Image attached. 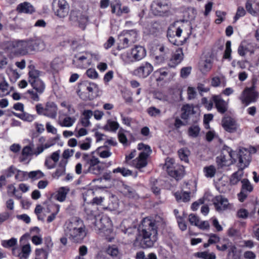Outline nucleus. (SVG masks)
I'll return each instance as SVG.
<instances>
[{
    "mask_svg": "<svg viewBox=\"0 0 259 259\" xmlns=\"http://www.w3.org/2000/svg\"><path fill=\"white\" fill-rule=\"evenodd\" d=\"M158 226L156 221L144 219L134 244L144 249L152 247L157 240Z\"/></svg>",
    "mask_w": 259,
    "mask_h": 259,
    "instance_id": "nucleus-1",
    "label": "nucleus"
},
{
    "mask_svg": "<svg viewBox=\"0 0 259 259\" xmlns=\"http://www.w3.org/2000/svg\"><path fill=\"white\" fill-rule=\"evenodd\" d=\"M64 234L73 242H81L86 236L85 227L78 218H73L66 222L64 226Z\"/></svg>",
    "mask_w": 259,
    "mask_h": 259,
    "instance_id": "nucleus-2",
    "label": "nucleus"
},
{
    "mask_svg": "<svg viewBox=\"0 0 259 259\" xmlns=\"http://www.w3.org/2000/svg\"><path fill=\"white\" fill-rule=\"evenodd\" d=\"M16 51L22 55L32 52H37L44 49L45 45L44 41L38 37H33L25 40L17 41L15 46Z\"/></svg>",
    "mask_w": 259,
    "mask_h": 259,
    "instance_id": "nucleus-3",
    "label": "nucleus"
},
{
    "mask_svg": "<svg viewBox=\"0 0 259 259\" xmlns=\"http://www.w3.org/2000/svg\"><path fill=\"white\" fill-rule=\"evenodd\" d=\"M171 7L169 0H154L151 5V10L154 15L168 16L171 14Z\"/></svg>",
    "mask_w": 259,
    "mask_h": 259,
    "instance_id": "nucleus-4",
    "label": "nucleus"
},
{
    "mask_svg": "<svg viewBox=\"0 0 259 259\" xmlns=\"http://www.w3.org/2000/svg\"><path fill=\"white\" fill-rule=\"evenodd\" d=\"M138 149L142 151L139 154L138 157L133 160V164L136 168L142 171L141 169L147 165V159L151 153L152 150L149 146L143 143L139 144Z\"/></svg>",
    "mask_w": 259,
    "mask_h": 259,
    "instance_id": "nucleus-5",
    "label": "nucleus"
},
{
    "mask_svg": "<svg viewBox=\"0 0 259 259\" xmlns=\"http://www.w3.org/2000/svg\"><path fill=\"white\" fill-rule=\"evenodd\" d=\"M97 89L96 84L88 81H84L78 84L77 94L82 100H92L94 97V91Z\"/></svg>",
    "mask_w": 259,
    "mask_h": 259,
    "instance_id": "nucleus-6",
    "label": "nucleus"
},
{
    "mask_svg": "<svg viewBox=\"0 0 259 259\" xmlns=\"http://www.w3.org/2000/svg\"><path fill=\"white\" fill-rule=\"evenodd\" d=\"M138 32L135 29L123 31L119 35V42L117 49L120 50L128 48L137 39Z\"/></svg>",
    "mask_w": 259,
    "mask_h": 259,
    "instance_id": "nucleus-7",
    "label": "nucleus"
},
{
    "mask_svg": "<svg viewBox=\"0 0 259 259\" xmlns=\"http://www.w3.org/2000/svg\"><path fill=\"white\" fill-rule=\"evenodd\" d=\"M93 57L97 58L99 55L98 54L92 55L89 52L80 53L74 56L72 63L76 68L85 69L91 64Z\"/></svg>",
    "mask_w": 259,
    "mask_h": 259,
    "instance_id": "nucleus-8",
    "label": "nucleus"
},
{
    "mask_svg": "<svg viewBox=\"0 0 259 259\" xmlns=\"http://www.w3.org/2000/svg\"><path fill=\"white\" fill-rule=\"evenodd\" d=\"M39 76L40 72L38 70L33 69L29 71V83L36 92L39 94H41L45 91L46 85Z\"/></svg>",
    "mask_w": 259,
    "mask_h": 259,
    "instance_id": "nucleus-9",
    "label": "nucleus"
},
{
    "mask_svg": "<svg viewBox=\"0 0 259 259\" xmlns=\"http://www.w3.org/2000/svg\"><path fill=\"white\" fill-rule=\"evenodd\" d=\"M174 162V160L172 159L166 160L163 166V169H165L167 174L171 177L177 180L181 179L184 175V167L183 166L181 165L174 167L173 166Z\"/></svg>",
    "mask_w": 259,
    "mask_h": 259,
    "instance_id": "nucleus-10",
    "label": "nucleus"
},
{
    "mask_svg": "<svg viewBox=\"0 0 259 259\" xmlns=\"http://www.w3.org/2000/svg\"><path fill=\"white\" fill-rule=\"evenodd\" d=\"M181 118L190 122H196L199 119V114L194 110L193 105H185L182 108Z\"/></svg>",
    "mask_w": 259,
    "mask_h": 259,
    "instance_id": "nucleus-11",
    "label": "nucleus"
},
{
    "mask_svg": "<svg viewBox=\"0 0 259 259\" xmlns=\"http://www.w3.org/2000/svg\"><path fill=\"white\" fill-rule=\"evenodd\" d=\"M95 229L101 232L107 231L111 226V221L107 215H99L94 218Z\"/></svg>",
    "mask_w": 259,
    "mask_h": 259,
    "instance_id": "nucleus-12",
    "label": "nucleus"
},
{
    "mask_svg": "<svg viewBox=\"0 0 259 259\" xmlns=\"http://www.w3.org/2000/svg\"><path fill=\"white\" fill-rule=\"evenodd\" d=\"M212 201L215 210L219 212H222L231 207L228 199L221 195L214 197Z\"/></svg>",
    "mask_w": 259,
    "mask_h": 259,
    "instance_id": "nucleus-13",
    "label": "nucleus"
},
{
    "mask_svg": "<svg viewBox=\"0 0 259 259\" xmlns=\"http://www.w3.org/2000/svg\"><path fill=\"white\" fill-rule=\"evenodd\" d=\"M258 94V92H252L249 91V89L245 88L239 99L243 105L247 106L251 103L255 102L256 101Z\"/></svg>",
    "mask_w": 259,
    "mask_h": 259,
    "instance_id": "nucleus-14",
    "label": "nucleus"
},
{
    "mask_svg": "<svg viewBox=\"0 0 259 259\" xmlns=\"http://www.w3.org/2000/svg\"><path fill=\"white\" fill-rule=\"evenodd\" d=\"M53 3L56 6V15L60 18H64L69 12V6L65 0H54Z\"/></svg>",
    "mask_w": 259,
    "mask_h": 259,
    "instance_id": "nucleus-15",
    "label": "nucleus"
},
{
    "mask_svg": "<svg viewBox=\"0 0 259 259\" xmlns=\"http://www.w3.org/2000/svg\"><path fill=\"white\" fill-rule=\"evenodd\" d=\"M152 65L146 62L142 63L139 67L134 71L135 75L141 78H146L153 71Z\"/></svg>",
    "mask_w": 259,
    "mask_h": 259,
    "instance_id": "nucleus-16",
    "label": "nucleus"
},
{
    "mask_svg": "<svg viewBox=\"0 0 259 259\" xmlns=\"http://www.w3.org/2000/svg\"><path fill=\"white\" fill-rule=\"evenodd\" d=\"M225 152L228 153L230 158H231L233 160L235 161V152L233 151L230 147L228 146H225L221 154L216 158V162L218 165L221 167L226 165L227 164L226 163L228 160L226 156L225 155Z\"/></svg>",
    "mask_w": 259,
    "mask_h": 259,
    "instance_id": "nucleus-17",
    "label": "nucleus"
},
{
    "mask_svg": "<svg viewBox=\"0 0 259 259\" xmlns=\"http://www.w3.org/2000/svg\"><path fill=\"white\" fill-rule=\"evenodd\" d=\"M222 124L224 128L229 133L235 132L238 127L236 121L229 116L225 117L222 119Z\"/></svg>",
    "mask_w": 259,
    "mask_h": 259,
    "instance_id": "nucleus-18",
    "label": "nucleus"
},
{
    "mask_svg": "<svg viewBox=\"0 0 259 259\" xmlns=\"http://www.w3.org/2000/svg\"><path fill=\"white\" fill-rule=\"evenodd\" d=\"M184 59V54L182 49L179 48L172 54L168 63L170 67H175L180 64Z\"/></svg>",
    "mask_w": 259,
    "mask_h": 259,
    "instance_id": "nucleus-19",
    "label": "nucleus"
},
{
    "mask_svg": "<svg viewBox=\"0 0 259 259\" xmlns=\"http://www.w3.org/2000/svg\"><path fill=\"white\" fill-rule=\"evenodd\" d=\"M57 106L54 102H47L45 106L44 115L49 118L55 119L57 114Z\"/></svg>",
    "mask_w": 259,
    "mask_h": 259,
    "instance_id": "nucleus-20",
    "label": "nucleus"
},
{
    "mask_svg": "<svg viewBox=\"0 0 259 259\" xmlns=\"http://www.w3.org/2000/svg\"><path fill=\"white\" fill-rule=\"evenodd\" d=\"M131 54L135 61H139L144 58L146 55L145 48L142 46H136L131 50Z\"/></svg>",
    "mask_w": 259,
    "mask_h": 259,
    "instance_id": "nucleus-21",
    "label": "nucleus"
},
{
    "mask_svg": "<svg viewBox=\"0 0 259 259\" xmlns=\"http://www.w3.org/2000/svg\"><path fill=\"white\" fill-rule=\"evenodd\" d=\"M212 99L218 111L222 114L225 113L228 109L226 102L218 96H214Z\"/></svg>",
    "mask_w": 259,
    "mask_h": 259,
    "instance_id": "nucleus-22",
    "label": "nucleus"
},
{
    "mask_svg": "<svg viewBox=\"0 0 259 259\" xmlns=\"http://www.w3.org/2000/svg\"><path fill=\"white\" fill-rule=\"evenodd\" d=\"M239 161L237 164L238 169L243 171L247 167L250 162L249 154H243L241 152L239 154Z\"/></svg>",
    "mask_w": 259,
    "mask_h": 259,
    "instance_id": "nucleus-23",
    "label": "nucleus"
},
{
    "mask_svg": "<svg viewBox=\"0 0 259 259\" xmlns=\"http://www.w3.org/2000/svg\"><path fill=\"white\" fill-rule=\"evenodd\" d=\"M17 11L19 13L32 14L35 11L33 6L28 2H24L18 5Z\"/></svg>",
    "mask_w": 259,
    "mask_h": 259,
    "instance_id": "nucleus-24",
    "label": "nucleus"
},
{
    "mask_svg": "<svg viewBox=\"0 0 259 259\" xmlns=\"http://www.w3.org/2000/svg\"><path fill=\"white\" fill-rule=\"evenodd\" d=\"M69 191V189L67 187H61L55 195L54 198L60 202H63L65 201L66 198V195Z\"/></svg>",
    "mask_w": 259,
    "mask_h": 259,
    "instance_id": "nucleus-25",
    "label": "nucleus"
},
{
    "mask_svg": "<svg viewBox=\"0 0 259 259\" xmlns=\"http://www.w3.org/2000/svg\"><path fill=\"white\" fill-rule=\"evenodd\" d=\"M190 192H177L175 193V196L177 201H183L187 202L190 200Z\"/></svg>",
    "mask_w": 259,
    "mask_h": 259,
    "instance_id": "nucleus-26",
    "label": "nucleus"
},
{
    "mask_svg": "<svg viewBox=\"0 0 259 259\" xmlns=\"http://www.w3.org/2000/svg\"><path fill=\"white\" fill-rule=\"evenodd\" d=\"M111 12L117 16H121V3L119 0H115L111 4Z\"/></svg>",
    "mask_w": 259,
    "mask_h": 259,
    "instance_id": "nucleus-27",
    "label": "nucleus"
},
{
    "mask_svg": "<svg viewBox=\"0 0 259 259\" xmlns=\"http://www.w3.org/2000/svg\"><path fill=\"white\" fill-rule=\"evenodd\" d=\"M243 171L239 169L233 173L230 179V183L232 185H236L241 179Z\"/></svg>",
    "mask_w": 259,
    "mask_h": 259,
    "instance_id": "nucleus-28",
    "label": "nucleus"
},
{
    "mask_svg": "<svg viewBox=\"0 0 259 259\" xmlns=\"http://www.w3.org/2000/svg\"><path fill=\"white\" fill-rule=\"evenodd\" d=\"M128 223L127 220H124L122 221L121 225L123 228H122V231L124 234H126L128 235L134 234L136 231L137 228L135 225H133L132 226L127 227H126V225Z\"/></svg>",
    "mask_w": 259,
    "mask_h": 259,
    "instance_id": "nucleus-29",
    "label": "nucleus"
},
{
    "mask_svg": "<svg viewBox=\"0 0 259 259\" xmlns=\"http://www.w3.org/2000/svg\"><path fill=\"white\" fill-rule=\"evenodd\" d=\"M124 189V193L127 197L134 199H137L139 198V195L133 188L128 186L125 185Z\"/></svg>",
    "mask_w": 259,
    "mask_h": 259,
    "instance_id": "nucleus-30",
    "label": "nucleus"
},
{
    "mask_svg": "<svg viewBox=\"0 0 259 259\" xmlns=\"http://www.w3.org/2000/svg\"><path fill=\"white\" fill-rule=\"evenodd\" d=\"M31 247L29 244H27L22 246L21 252L19 253L18 256L21 259H27L30 252H31Z\"/></svg>",
    "mask_w": 259,
    "mask_h": 259,
    "instance_id": "nucleus-31",
    "label": "nucleus"
},
{
    "mask_svg": "<svg viewBox=\"0 0 259 259\" xmlns=\"http://www.w3.org/2000/svg\"><path fill=\"white\" fill-rule=\"evenodd\" d=\"M203 171L206 178H212L215 176L217 169L214 165H210L205 166Z\"/></svg>",
    "mask_w": 259,
    "mask_h": 259,
    "instance_id": "nucleus-32",
    "label": "nucleus"
},
{
    "mask_svg": "<svg viewBox=\"0 0 259 259\" xmlns=\"http://www.w3.org/2000/svg\"><path fill=\"white\" fill-rule=\"evenodd\" d=\"M195 256L202 259H216V255L214 253L206 251L196 252Z\"/></svg>",
    "mask_w": 259,
    "mask_h": 259,
    "instance_id": "nucleus-33",
    "label": "nucleus"
},
{
    "mask_svg": "<svg viewBox=\"0 0 259 259\" xmlns=\"http://www.w3.org/2000/svg\"><path fill=\"white\" fill-rule=\"evenodd\" d=\"M178 154L182 161L188 163L189 161L188 156L190 155V151L187 148H181L178 151Z\"/></svg>",
    "mask_w": 259,
    "mask_h": 259,
    "instance_id": "nucleus-34",
    "label": "nucleus"
},
{
    "mask_svg": "<svg viewBox=\"0 0 259 259\" xmlns=\"http://www.w3.org/2000/svg\"><path fill=\"white\" fill-rule=\"evenodd\" d=\"M241 182L242 183L241 191L249 193L252 191L253 187L248 179H243Z\"/></svg>",
    "mask_w": 259,
    "mask_h": 259,
    "instance_id": "nucleus-35",
    "label": "nucleus"
},
{
    "mask_svg": "<svg viewBox=\"0 0 259 259\" xmlns=\"http://www.w3.org/2000/svg\"><path fill=\"white\" fill-rule=\"evenodd\" d=\"M168 71L165 68H161L155 72V75L157 76L156 81H160L163 80L168 74Z\"/></svg>",
    "mask_w": 259,
    "mask_h": 259,
    "instance_id": "nucleus-36",
    "label": "nucleus"
},
{
    "mask_svg": "<svg viewBox=\"0 0 259 259\" xmlns=\"http://www.w3.org/2000/svg\"><path fill=\"white\" fill-rule=\"evenodd\" d=\"M119 123L115 121L111 120H108L106 125L105 126V128L108 131L115 132L119 128Z\"/></svg>",
    "mask_w": 259,
    "mask_h": 259,
    "instance_id": "nucleus-37",
    "label": "nucleus"
},
{
    "mask_svg": "<svg viewBox=\"0 0 259 259\" xmlns=\"http://www.w3.org/2000/svg\"><path fill=\"white\" fill-rule=\"evenodd\" d=\"M45 176L44 173L39 170L31 171L28 172V177L32 180H36L43 178Z\"/></svg>",
    "mask_w": 259,
    "mask_h": 259,
    "instance_id": "nucleus-38",
    "label": "nucleus"
},
{
    "mask_svg": "<svg viewBox=\"0 0 259 259\" xmlns=\"http://www.w3.org/2000/svg\"><path fill=\"white\" fill-rule=\"evenodd\" d=\"M75 121L74 117H66L62 121H59V124L61 126L70 127L73 124Z\"/></svg>",
    "mask_w": 259,
    "mask_h": 259,
    "instance_id": "nucleus-39",
    "label": "nucleus"
},
{
    "mask_svg": "<svg viewBox=\"0 0 259 259\" xmlns=\"http://www.w3.org/2000/svg\"><path fill=\"white\" fill-rule=\"evenodd\" d=\"M28 172L17 169L15 178L18 181H23L28 178Z\"/></svg>",
    "mask_w": 259,
    "mask_h": 259,
    "instance_id": "nucleus-40",
    "label": "nucleus"
},
{
    "mask_svg": "<svg viewBox=\"0 0 259 259\" xmlns=\"http://www.w3.org/2000/svg\"><path fill=\"white\" fill-rule=\"evenodd\" d=\"M49 251L45 248L36 249L35 254L40 259H47Z\"/></svg>",
    "mask_w": 259,
    "mask_h": 259,
    "instance_id": "nucleus-41",
    "label": "nucleus"
},
{
    "mask_svg": "<svg viewBox=\"0 0 259 259\" xmlns=\"http://www.w3.org/2000/svg\"><path fill=\"white\" fill-rule=\"evenodd\" d=\"M34 144L32 142L30 143L28 145L25 146L22 149V152L25 154L26 155H28L29 157L33 155V148H34Z\"/></svg>",
    "mask_w": 259,
    "mask_h": 259,
    "instance_id": "nucleus-42",
    "label": "nucleus"
},
{
    "mask_svg": "<svg viewBox=\"0 0 259 259\" xmlns=\"http://www.w3.org/2000/svg\"><path fill=\"white\" fill-rule=\"evenodd\" d=\"M200 130L197 125L191 126L189 128L188 134L190 137L196 138L199 135Z\"/></svg>",
    "mask_w": 259,
    "mask_h": 259,
    "instance_id": "nucleus-43",
    "label": "nucleus"
},
{
    "mask_svg": "<svg viewBox=\"0 0 259 259\" xmlns=\"http://www.w3.org/2000/svg\"><path fill=\"white\" fill-rule=\"evenodd\" d=\"M231 41H227L226 43V49L225 51L224 58L228 59L229 60H231Z\"/></svg>",
    "mask_w": 259,
    "mask_h": 259,
    "instance_id": "nucleus-44",
    "label": "nucleus"
},
{
    "mask_svg": "<svg viewBox=\"0 0 259 259\" xmlns=\"http://www.w3.org/2000/svg\"><path fill=\"white\" fill-rule=\"evenodd\" d=\"M91 142L92 140L91 138H87L85 142L83 143H79L78 145L81 150H88L91 148Z\"/></svg>",
    "mask_w": 259,
    "mask_h": 259,
    "instance_id": "nucleus-45",
    "label": "nucleus"
},
{
    "mask_svg": "<svg viewBox=\"0 0 259 259\" xmlns=\"http://www.w3.org/2000/svg\"><path fill=\"white\" fill-rule=\"evenodd\" d=\"M147 111L150 116L154 117L159 116L161 114L160 110L153 106L149 107Z\"/></svg>",
    "mask_w": 259,
    "mask_h": 259,
    "instance_id": "nucleus-46",
    "label": "nucleus"
},
{
    "mask_svg": "<svg viewBox=\"0 0 259 259\" xmlns=\"http://www.w3.org/2000/svg\"><path fill=\"white\" fill-rule=\"evenodd\" d=\"M106 252L113 257H116L119 253L118 248L115 245L109 246L107 249Z\"/></svg>",
    "mask_w": 259,
    "mask_h": 259,
    "instance_id": "nucleus-47",
    "label": "nucleus"
},
{
    "mask_svg": "<svg viewBox=\"0 0 259 259\" xmlns=\"http://www.w3.org/2000/svg\"><path fill=\"white\" fill-rule=\"evenodd\" d=\"M17 240L16 238H12L8 240H4L2 242V245L6 248L13 247L17 244Z\"/></svg>",
    "mask_w": 259,
    "mask_h": 259,
    "instance_id": "nucleus-48",
    "label": "nucleus"
},
{
    "mask_svg": "<svg viewBox=\"0 0 259 259\" xmlns=\"http://www.w3.org/2000/svg\"><path fill=\"white\" fill-rule=\"evenodd\" d=\"M52 207L56 209V211L54 212H53L50 215H49L47 218V222L48 223H51L53 221L55 220L56 218V215L59 211L60 209V205L58 204H54L52 205Z\"/></svg>",
    "mask_w": 259,
    "mask_h": 259,
    "instance_id": "nucleus-49",
    "label": "nucleus"
},
{
    "mask_svg": "<svg viewBox=\"0 0 259 259\" xmlns=\"http://www.w3.org/2000/svg\"><path fill=\"white\" fill-rule=\"evenodd\" d=\"M102 167L99 165V164H97L94 166L93 167H89L87 171H84L85 174H87L88 172H91L92 174H95V175H99L101 171H102Z\"/></svg>",
    "mask_w": 259,
    "mask_h": 259,
    "instance_id": "nucleus-50",
    "label": "nucleus"
},
{
    "mask_svg": "<svg viewBox=\"0 0 259 259\" xmlns=\"http://www.w3.org/2000/svg\"><path fill=\"white\" fill-rule=\"evenodd\" d=\"M246 12L242 7H238L235 16L234 17V22H236L240 17L244 16Z\"/></svg>",
    "mask_w": 259,
    "mask_h": 259,
    "instance_id": "nucleus-51",
    "label": "nucleus"
},
{
    "mask_svg": "<svg viewBox=\"0 0 259 259\" xmlns=\"http://www.w3.org/2000/svg\"><path fill=\"white\" fill-rule=\"evenodd\" d=\"M65 171V166L64 165H60L57 168L55 172L53 174L54 178L58 179L59 177L64 174Z\"/></svg>",
    "mask_w": 259,
    "mask_h": 259,
    "instance_id": "nucleus-52",
    "label": "nucleus"
},
{
    "mask_svg": "<svg viewBox=\"0 0 259 259\" xmlns=\"http://www.w3.org/2000/svg\"><path fill=\"white\" fill-rule=\"evenodd\" d=\"M249 52L248 48L246 46L244 45L241 43L238 48V53L242 57L245 56V55Z\"/></svg>",
    "mask_w": 259,
    "mask_h": 259,
    "instance_id": "nucleus-53",
    "label": "nucleus"
},
{
    "mask_svg": "<svg viewBox=\"0 0 259 259\" xmlns=\"http://www.w3.org/2000/svg\"><path fill=\"white\" fill-rule=\"evenodd\" d=\"M103 147H100L98 148V153L100 157L103 158H106L110 157L112 153L109 150H102V148Z\"/></svg>",
    "mask_w": 259,
    "mask_h": 259,
    "instance_id": "nucleus-54",
    "label": "nucleus"
},
{
    "mask_svg": "<svg viewBox=\"0 0 259 259\" xmlns=\"http://www.w3.org/2000/svg\"><path fill=\"white\" fill-rule=\"evenodd\" d=\"M154 98L162 101H166L167 100V96L163 93L157 91L154 93Z\"/></svg>",
    "mask_w": 259,
    "mask_h": 259,
    "instance_id": "nucleus-55",
    "label": "nucleus"
},
{
    "mask_svg": "<svg viewBox=\"0 0 259 259\" xmlns=\"http://www.w3.org/2000/svg\"><path fill=\"white\" fill-rule=\"evenodd\" d=\"M192 67L190 66L183 67L181 70V76L182 78H187L190 74Z\"/></svg>",
    "mask_w": 259,
    "mask_h": 259,
    "instance_id": "nucleus-56",
    "label": "nucleus"
},
{
    "mask_svg": "<svg viewBox=\"0 0 259 259\" xmlns=\"http://www.w3.org/2000/svg\"><path fill=\"white\" fill-rule=\"evenodd\" d=\"M130 54H131L126 52V53H124L122 54L121 55V59L125 63L128 64V63H130L131 62L135 61L134 59H133V56L132 57L130 56Z\"/></svg>",
    "mask_w": 259,
    "mask_h": 259,
    "instance_id": "nucleus-57",
    "label": "nucleus"
},
{
    "mask_svg": "<svg viewBox=\"0 0 259 259\" xmlns=\"http://www.w3.org/2000/svg\"><path fill=\"white\" fill-rule=\"evenodd\" d=\"M209 244H214L219 242L220 240V237L215 234L210 233L208 235Z\"/></svg>",
    "mask_w": 259,
    "mask_h": 259,
    "instance_id": "nucleus-58",
    "label": "nucleus"
},
{
    "mask_svg": "<svg viewBox=\"0 0 259 259\" xmlns=\"http://www.w3.org/2000/svg\"><path fill=\"white\" fill-rule=\"evenodd\" d=\"M31 160V157L21 152V154L19 157V161L24 164H27Z\"/></svg>",
    "mask_w": 259,
    "mask_h": 259,
    "instance_id": "nucleus-59",
    "label": "nucleus"
},
{
    "mask_svg": "<svg viewBox=\"0 0 259 259\" xmlns=\"http://www.w3.org/2000/svg\"><path fill=\"white\" fill-rule=\"evenodd\" d=\"M189 221L192 225L197 226L199 223V219L198 217L194 214H190L189 215Z\"/></svg>",
    "mask_w": 259,
    "mask_h": 259,
    "instance_id": "nucleus-60",
    "label": "nucleus"
},
{
    "mask_svg": "<svg viewBox=\"0 0 259 259\" xmlns=\"http://www.w3.org/2000/svg\"><path fill=\"white\" fill-rule=\"evenodd\" d=\"M9 84L5 81H3L0 83V90L3 94V95H6L9 94Z\"/></svg>",
    "mask_w": 259,
    "mask_h": 259,
    "instance_id": "nucleus-61",
    "label": "nucleus"
},
{
    "mask_svg": "<svg viewBox=\"0 0 259 259\" xmlns=\"http://www.w3.org/2000/svg\"><path fill=\"white\" fill-rule=\"evenodd\" d=\"M17 168L13 165L10 166L5 171V175L7 178L12 177L14 174H16Z\"/></svg>",
    "mask_w": 259,
    "mask_h": 259,
    "instance_id": "nucleus-62",
    "label": "nucleus"
},
{
    "mask_svg": "<svg viewBox=\"0 0 259 259\" xmlns=\"http://www.w3.org/2000/svg\"><path fill=\"white\" fill-rule=\"evenodd\" d=\"M245 8L247 11L253 16L256 14V11L252 8V4L250 1H247L245 4Z\"/></svg>",
    "mask_w": 259,
    "mask_h": 259,
    "instance_id": "nucleus-63",
    "label": "nucleus"
},
{
    "mask_svg": "<svg viewBox=\"0 0 259 259\" xmlns=\"http://www.w3.org/2000/svg\"><path fill=\"white\" fill-rule=\"evenodd\" d=\"M248 211L244 208L240 209L237 212V216L239 218L245 219L248 217Z\"/></svg>",
    "mask_w": 259,
    "mask_h": 259,
    "instance_id": "nucleus-64",
    "label": "nucleus"
}]
</instances>
